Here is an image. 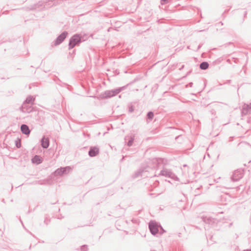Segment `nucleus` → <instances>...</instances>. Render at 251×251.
Here are the masks:
<instances>
[{
	"mask_svg": "<svg viewBox=\"0 0 251 251\" xmlns=\"http://www.w3.org/2000/svg\"><path fill=\"white\" fill-rule=\"evenodd\" d=\"M152 164V167L158 169L163 168L162 170L159 173L155 172V176H164L166 177L172 178L174 180L178 179L177 176L170 170L165 168L164 167L167 163V160L163 158H154L151 160Z\"/></svg>",
	"mask_w": 251,
	"mask_h": 251,
	"instance_id": "f257e3e1",
	"label": "nucleus"
},
{
	"mask_svg": "<svg viewBox=\"0 0 251 251\" xmlns=\"http://www.w3.org/2000/svg\"><path fill=\"white\" fill-rule=\"evenodd\" d=\"M126 88V85L123 87H118L116 89L110 90H106L104 91L103 93L100 94L98 98L100 99H107L111 98L112 97L117 96L121 92L125 90Z\"/></svg>",
	"mask_w": 251,
	"mask_h": 251,
	"instance_id": "f03ea898",
	"label": "nucleus"
},
{
	"mask_svg": "<svg viewBox=\"0 0 251 251\" xmlns=\"http://www.w3.org/2000/svg\"><path fill=\"white\" fill-rule=\"evenodd\" d=\"M52 0H43L39 1L38 3L36 4H34L30 6V7H28L27 8L29 10H36L42 7H43L44 8L46 7H47V8H50L54 6V5H52Z\"/></svg>",
	"mask_w": 251,
	"mask_h": 251,
	"instance_id": "7ed1b4c3",
	"label": "nucleus"
},
{
	"mask_svg": "<svg viewBox=\"0 0 251 251\" xmlns=\"http://www.w3.org/2000/svg\"><path fill=\"white\" fill-rule=\"evenodd\" d=\"M84 41L82 35L79 34L74 35L69 40V49H73L75 46L79 45L82 41Z\"/></svg>",
	"mask_w": 251,
	"mask_h": 251,
	"instance_id": "20e7f679",
	"label": "nucleus"
},
{
	"mask_svg": "<svg viewBox=\"0 0 251 251\" xmlns=\"http://www.w3.org/2000/svg\"><path fill=\"white\" fill-rule=\"evenodd\" d=\"M159 225L157 222L155 221H151L149 224V228L150 232L153 235H155L159 232Z\"/></svg>",
	"mask_w": 251,
	"mask_h": 251,
	"instance_id": "39448f33",
	"label": "nucleus"
},
{
	"mask_svg": "<svg viewBox=\"0 0 251 251\" xmlns=\"http://www.w3.org/2000/svg\"><path fill=\"white\" fill-rule=\"evenodd\" d=\"M243 175L244 170L237 169L233 173L230 178L233 182L238 181L243 177Z\"/></svg>",
	"mask_w": 251,
	"mask_h": 251,
	"instance_id": "423d86ee",
	"label": "nucleus"
},
{
	"mask_svg": "<svg viewBox=\"0 0 251 251\" xmlns=\"http://www.w3.org/2000/svg\"><path fill=\"white\" fill-rule=\"evenodd\" d=\"M33 104L23 102L20 107V110L23 113H29L35 111V108L33 107Z\"/></svg>",
	"mask_w": 251,
	"mask_h": 251,
	"instance_id": "0eeeda50",
	"label": "nucleus"
},
{
	"mask_svg": "<svg viewBox=\"0 0 251 251\" xmlns=\"http://www.w3.org/2000/svg\"><path fill=\"white\" fill-rule=\"evenodd\" d=\"M72 168L70 166H66L64 167H60L56 169L54 174L55 175L63 176L68 174L71 170Z\"/></svg>",
	"mask_w": 251,
	"mask_h": 251,
	"instance_id": "6e6552de",
	"label": "nucleus"
},
{
	"mask_svg": "<svg viewBox=\"0 0 251 251\" xmlns=\"http://www.w3.org/2000/svg\"><path fill=\"white\" fill-rule=\"evenodd\" d=\"M68 34V32L66 31H64L62 32L61 34L58 36L54 40V45L55 46H58L61 44L67 37Z\"/></svg>",
	"mask_w": 251,
	"mask_h": 251,
	"instance_id": "1a4fd4ad",
	"label": "nucleus"
},
{
	"mask_svg": "<svg viewBox=\"0 0 251 251\" xmlns=\"http://www.w3.org/2000/svg\"><path fill=\"white\" fill-rule=\"evenodd\" d=\"M251 113V102L249 104L244 103L241 110V115L243 116Z\"/></svg>",
	"mask_w": 251,
	"mask_h": 251,
	"instance_id": "9d476101",
	"label": "nucleus"
},
{
	"mask_svg": "<svg viewBox=\"0 0 251 251\" xmlns=\"http://www.w3.org/2000/svg\"><path fill=\"white\" fill-rule=\"evenodd\" d=\"M99 152V149L97 147H90L88 151V154L90 157L96 156Z\"/></svg>",
	"mask_w": 251,
	"mask_h": 251,
	"instance_id": "9b49d317",
	"label": "nucleus"
},
{
	"mask_svg": "<svg viewBox=\"0 0 251 251\" xmlns=\"http://www.w3.org/2000/svg\"><path fill=\"white\" fill-rule=\"evenodd\" d=\"M21 131L23 134L26 135H29L30 132L28 126L25 124H22L21 126Z\"/></svg>",
	"mask_w": 251,
	"mask_h": 251,
	"instance_id": "f8f14e48",
	"label": "nucleus"
},
{
	"mask_svg": "<svg viewBox=\"0 0 251 251\" xmlns=\"http://www.w3.org/2000/svg\"><path fill=\"white\" fill-rule=\"evenodd\" d=\"M41 145L43 149H47L50 145L49 140L44 136L41 140Z\"/></svg>",
	"mask_w": 251,
	"mask_h": 251,
	"instance_id": "ddd939ff",
	"label": "nucleus"
},
{
	"mask_svg": "<svg viewBox=\"0 0 251 251\" xmlns=\"http://www.w3.org/2000/svg\"><path fill=\"white\" fill-rule=\"evenodd\" d=\"M42 158L38 155H34L31 159V162L33 164L39 165L42 162Z\"/></svg>",
	"mask_w": 251,
	"mask_h": 251,
	"instance_id": "4468645a",
	"label": "nucleus"
},
{
	"mask_svg": "<svg viewBox=\"0 0 251 251\" xmlns=\"http://www.w3.org/2000/svg\"><path fill=\"white\" fill-rule=\"evenodd\" d=\"M44 113L41 111L37 112L36 120L38 121L40 124H43L44 123V120L43 117Z\"/></svg>",
	"mask_w": 251,
	"mask_h": 251,
	"instance_id": "2eb2a0df",
	"label": "nucleus"
},
{
	"mask_svg": "<svg viewBox=\"0 0 251 251\" xmlns=\"http://www.w3.org/2000/svg\"><path fill=\"white\" fill-rule=\"evenodd\" d=\"M35 100V98L33 96L29 95L27 97L23 102L34 104Z\"/></svg>",
	"mask_w": 251,
	"mask_h": 251,
	"instance_id": "dca6fc26",
	"label": "nucleus"
},
{
	"mask_svg": "<svg viewBox=\"0 0 251 251\" xmlns=\"http://www.w3.org/2000/svg\"><path fill=\"white\" fill-rule=\"evenodd\" d=\"M209 67V64L207 62L203 61L200 64V68L202 70H205Z\"/></svg>",
	"mask_w": 251,
	"mask_h": 251,
	"instance_id": "f3484780",
	"label": "nucleus"
},
{
	"mask_svg": "<svg viewBox=\"0 0 251 251\" xmlns=\"http://www.w3.org/2000/svg\"><path fill=\"white\" fill-rule=\"evenodd\" d=\"M203 221L205 223L211 225H212V224L215 223V220L210 217L205 218L203 219Z\"/></svg>",
	"mask_w": 251,
	"mask_h": 251,
	"instance_id": "a211bd4d",
	"label": "nucleus"
},
{
	"mask_svg": "<svg viewBox=\"0 0 251 251\" xmlns=\"http://www.w3.org/2000/svg\"><path fill=\"white\" fill-rule=\"evenodd\" d=\"M134 140V136H130L129 140H128V141L126 143L127 146L131 147L133 143Z\"/></svg>",
	"mask_w": 251,
	"mask_h": 251,
	"instance_id": "6ab92c4d",
	"label": "nucleus"
},
{
	"mask_svg": "<svg viewBox=\"0 0 251 251\" xmlns=\"http://www.w3.org/2000/svg\"><path fill=\"white\" fill-rule=\"evenodd\" d=\"M154 117V113L152 111H149L147 114V118L150 120H152Z\"/></svg>",
	"mask_w": 251,
	"mask_h": 251,
	"instance_id": "aec40b11",
	"label": "nucleus"
},
{
	"mask_svg": "<svg viewBox=\"0 0 251 251\" xmlns=\"http://www.w3.org/2000/svg\"><path fill=\"white\" fill-rule=\"evenodd\" d=\"M52 5H54V6L61 4L63 2L62 0H52Z\"/></svg>",
	"mask_w": 251,
	"mask_h": 251,
	"instance_id": "412c9836",
	"label": "nucleus"
},
{
	"mask_svg": "<svg viewBox=\"0 0 251 251\" xmlns=\"http://www.w3.org/2000/svg\"><path fill=\"white\" fill-rule=\"evenodd\" d=\"M15 146L17 148H20L21 147V140L19 138H17L15 141Z\"/></svg>",
	"mask_w": 251,
	"mask_h": 251,
	"instance_id": "4be33fe9",
	"label": "nucleus"
},
{
	"mask_svg": "<svg viewBox=\"0 0 251 251\" xmlns=\"http://www.w3.org/2000/svg\"><path fill=\"white\" fill-rule=\"evenodd\" d=\"M80 251H88V246L86 245H83L80 247Z\"/></svg>",
	"mask_w": 251,
	"mask_h": 251,
	"instance_id": "5701e85b",
	"label": "nucleus"
},
{
	"mask_svg": "<svg viewBox=\"0 0 251 251\" xmlns=\"http://www.w3.org/2000/svg\"><path fill=\"white\" fill-rule=\"evenodd\" d=\"M159 232L160 235L163 234L164 233L166 232V230L163 229V228L161 226L159 225Z\"/></svg>",
	"mask_w": 251,
	"mask_h": 251,
	"instance_id": "b1692460",
	"label": "nucleus"
},
{
	"mask_svg": "<svg viewBox=\"0 0 251 251\" xmlns=\"http://www.w3.org/2000/svg\"><path fill=\"white\" fill-rule=\"evenodd\" d=\"M134 108L133 105H130L129 106V107H128L129 112L132 113L134 111Z\"/></svg>",
	"mask_w": 251,
	"mask_h": 251,
	"instance_id": "393cba45",
	"label": "nucleus"
},
{
	"mask_svg": "<svg viewBox=\"0 0 251 251\" xmlns=\"http://www.w3.org/2000/svg\"><path fill=\"white\" fill-rule=\"evenodd\" d=\"M50 220L48 219L47 218H45V220H44V223L46 225H48L50 223Z\"/></svg>",
	"mask_w": 251,
	"mask_h": 251,
	"instance_id": "a878e982",
	"label": "nucleus"
},
{
	"mask_svg": "<svg viewBox=\"0 0 251 251\" xmlns=\"http://www.w3.org/2000/svg\"><path fill=\"white\" fill-rule=\"evenodd\" d=\"M160 2L162 5H164L168 2V0H161Z\"/></svg>",
	"mask_w": 251,
	"mask_h": 251,
	"instance_id": "bb28decb",
	"label": "nucleus"
},
{
	"mask_svg": "<svg viewBox=\"0 0 251 251\" xmlns=\"http://www.w3.org/2000/svg\"><path fill=\"white\" fill-rule=\"evenodd\" d=\"M193 85V83L192 82L189 83L187 85H186V87H188V86L190 87H192Z\"/></svg>",
	"mask_w": 251,
	"mask_h": 251,
	"instance_id": "cd10ccee",
	"label": "nucleus"
},
{
	"mask_svg": "<svg viewBox=\"0 0 251 251\" xmlns=\"http://www.w3.org/2000/svg\"><path fill=\"white\" fill-rule=\"evenodd\" d=\"M233 59L234 62L235 63H237L239 61V60L238 58H233Z\"/></svg>",
	"mask_w": 251,
	"mask_h": 251,
	"instance_id": "c85d7f7f",
	"label": "nucleus"
},
{
	"mask_svg": "<svg viewBox=\"0 0 251 251\" xmlns=\"http://www.w3.org/2000/svg\"><path fill=\"white\" fill-rule=\"evenodd\" d=\"M201 46H202V45H201V44L199 45L198 46V48H197V49L196 51L198 50H199L201 48Z\"/></svg>",
	"mask_w": 251,
	"mask_h": 251,
	"instance_id": "c756f323",
	"label": "nucleus"
},
{
	"mask_svg": "<svg viewBox=\"0 0 251 251\" xmlns=\"http://www.w3.org/2000/svg\"><path fill=\"white\" fill-rule=\"evenodd\" d=\"M20 222L21 223V224H22L23 226L25 228L24 225V224H23V223L22 220H21V219L20 218Z\"/></svg>",
	"mask_w": 251,
	"mask_h": 251,
	"instance_id": "7c9ffc66",
	"label": "nucleus"
},
{
	"mask_svg": "<svg viewBox=\"0 0 251 251\" xmlns=\"http://www.w3.org/2000/svg\"><path fill=\"white\" fill-rule=\"evenodd\" d=\"M180 137V135H178L175 138V140H177L179 137Z\"/></svg>",
	"mask_w": 251,
	"mask_h": 251,
	"instance_id": "2f4dec72",
	"label": "nucleus"
},
{
	"mask_svg": "<svg viewBox=\"0 0 251 251\" xmlns=\"http://www.w3.org/2000/svg\"><path fill=\"white\" fill-rule=\"evenodd\" d=\"M140 174V173H135V176H136V177H137Z\"/></svg>",
	"mask_w": 251,
	"mask_h": 251,
	"instance_id": "473e14b6",
	"label": "nucleus"
},
{
	"mask_svg": "<svg viewBox=\"0 0 251 251\" xmlns=\"http://www.w3.org/2000/svg\"><path fill=\"white\" fill-rule=\"evenodd\" d=\"M184 65H183L181 66V67L180 68V70H182V69H183V68H184Z\"/></svg>",
	"mask_w": 251,
	"mask_h": 251,
	"instance_id": "72a5a7b5",
	"label": "nucleus"
},
{
	"mask_svg": "<svg viewBox=\"0 0 251 251\" xmlns=\"http://www.w3.org/2000/svg\"><path fill=\"white\" fill-rule=\"evenodd\" d=\"M31 210L29 209V210L27 211V214H28L30 213L31 212Z\"/></svg>",
	"mask_w": 251,
	"mask_h": 251,
	"instance_id": "f704fd0d",
	"label": "nucleus"
},
{
	"mask_svg": "<svg viewBox=\"0 0 251 251\" xmlns=\"http://www.w3.org/2000/svg\"><path fill=\"white\" fill-rule=\"evenodd\" d=\"M243 251H251V250H250V249L244 250Z\"/></svg>",
	"mask_w": 251,
	"mask_h": 251,
	"instance_id": "c9c22d12",
	"label": "nucleus"
},
{
	"mask_svg": "<svg viewBox=\"0 0 251 251\" xmlns=\"http://www.w3.org/2000/svg\"><path fill=\"white\" fill-rule=\"evenodd\" d=\"M191 71H190L189 72H188L187 73V75H189V74L191 73Z\"/></svg>",
	"mask_w": 251,
	"mask_h": 251,
	"instance_id": "e433bc0d",
	"label": "nucleus"
},
{
	"mask_svg": "<svg viewBox=\"0 0 251 251\" xmlns=\"http://www.w3.org/2000/svg\"><path fill=\"white\" fill-rule=\"evenodd\" d=\"M227 62H228L229 63H230V59H228L227 60Z\"/></svg>",
	"mask_w": 251,
	"mask_h": 251,
	"instance_id": "4c0bfd02",
	"label": "nucleus"
},
{
	"mask_svg": "<svg viewBox=\"0 0 251 251\" xmlns=\"http://www.w3.org/2000/svg\"><path fill=\"white\" fill-rule=\"evenodd\" d=\"M219 24H221L222 25H223V23L222 22H220Z\"/></svg>",
	"mask_w": 251,
	"mask_h": 251,
	"instance_id": "58836bf2",
	"label": "nucleus"
},
{
	"mask_svg": "<svg viewBox=\"0 0 251 251\" xmlns=\"http://www.w3.org/2000/svg\"><path fill=\"white\" fill-rule=\"evenodd\" d=\"M2 201L3 202L5 203V200H4V199H3V200H2Z\"/></svg>",
	"mask_w": 251,
	"mask_h": 251,
	"instance_id": "ea45409f",
	"label": "nucleus"
},
{
	"mask_svg": "<svg viewBox=\"0 0 251 251\" xmlns=\"http://www.w3.org/2000/svg\"><path fill=\"white\" fill-rule=\"evenodd\" d=\"M204 30H200L199 32H201V31H204Z\"/></svg>",
	"mask_w": 251,
	"mask_h": 251,
	"instance_id": "a19ab883",
	"label": "nucleus"
},
{
	"mask_svg": "<svg viewBox=\"0 0 251 251\" xmlns=\"http://www.w3.org/2000/svg\"><path fill=\"white\" fill-rule=\"evenodd\" d=\"M58 218L59 219H61V216H60V217H58Z\"/></svg>",
	"mask_w": 251,
	"mask_h": 251,
	"instance_id": "79ce46f5",
	"label": "nucleus"
},
{
	"mask_svg": "<svg viewBox=\"0 0 251 251\" xmlns=\"http://www.w3.org/2000/svg\"><path fill=\"white\" fill-rule=\"evenodd\" d=\"M58 218L59 219H61V216H60V217H58Z\"/></svg>",
	"mask_w": 251,
	"mask_h": 251,
	"instance_id": "37998d69",
	"label": "nucleus"
},
{
	"mask_svg": "<svg viewBox=\"0 0 251 251\" xmlns=\"http://www.w3.org/2000/svg\"><path fill=\"white\" fill-rule=\"evenodd\" d=\"M119 98H121V95H119Z\"/></svg>",
	"mask_w": 251,
	"mask_h": 251,
	"instance_id": "c03bdc74",
	"label": "nucleus"
},
{
	"mask_svg": "<svg viewBox=\"0 0 251 251\" xmlns=\"http://www.w3.org/2000/svg\"><path fill=\"white\" fill-rule=\"evenodd\" d=\"M169 128H174V127H169Z\"/></svg>",
	"mask_w": 251,
	"mask_h": 251,
	"instance_id": "a18cd8bd",
	"label": "nucleus"
},
{
	"mask_svg": "<svg viewBox=\"0 0 251 251\" xmlns=\"http://www.w3.org/2000/svg\"><path fill=\"white\" fill-rule=\"evenodd\" d=\"M187 48H188V49H190V46H188V47H187Z\"/></svg>",
	"mask_w": 251,
	"mask_h": 251,
	"instance_id": "49530a36",
	"label": "nucleus"
},
{
	"mask_svg": "<svg viewBox=\"0 0 251 251\" xmlns=\"http://www.w3.org/2000/svg\"><path fill=\"white\" fill-rule=\"evenodd\" d=\"M126 138H127V137H126L125 138V140H126Z\"/></svg>",
	"mask_w": 251,
	"mask_h": 251,
	"instance_id": "de8ad7c7",
	"label": "nucleus"
},
{
	"mask_svg": "<svg viewBox=\"0 0 251 251\" xmlns=\"http://www.w3.org/2000/svg\"><path fill=\"white\" fill-rule=\"evenodd\" d=\"M187 166L186 165H183V166H184V167H185V166Z\"/></svg>",
	"mask_w": 251,
	"mask_h": 251,
	"instance_id": "09e8293b",
	"label": "nucleus"
},
{
	"mask_svg": "<svg viewBox=\"0 0 251 251\" xmlns=\"http://www.w3.org/2000/svg\"><path fill=\"white\" fill-rule=\"evenodd\" d=\"M151 251H156L155 250H151Z\"/></svg>",
	"mask_w": 251,
	"mask_h": 251,
	"instance_id": "8fccbe9b",
	"label": "nucleus"
}]
</instances>
